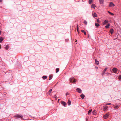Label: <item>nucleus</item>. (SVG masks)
Masks as SVG:
<instances>
[{"mask_svg": "<svg viewBox=\"0 0 121 121\" xmlns=\"http://www.w3.org/2000/svg\"><path fill=\"white\" fill-rule=\"evenodd\" d=\"M14 117H16L17 118H22L23 117L22 115H21L16 114L14 116Z\"/></svg>", "mask_w": 121, "mask_h": 121, "instance_id": "nucleus-1", "label": "nucleus"}, {"mask_svg": "<svg viewBox=\"0 0 121 121\" xmlns=\"http://www.w3.org/2000/svg\"><path fill=\"white\" fill-rule=\"evenodd\" d=\"M73 77L69 79L70 82L71 83L73 81V83H75V82L76 81V80L75 79H74V80L73 81L72 80L73 79Z\"/></svg>", "mask_w": 121, "mask_h": 121, "instance_id": "nucleus-2", "label": "nucleus"}, {"mask_svg": "<svg viewBox=\"0 0 121 121\" xmlns=\"http://www.w3.org/2000/svg\"><path fill=\"white\" fill-rule=\"evenodd\" d=\"M112 71L114 72V73L118 74V73H117L118 69H117L116 68H114L112 69Z\"/></svg>", "mask_w": 121, "mask_h": 121, "instance_id": "nucleus-3", "label": "nucleus"}, {"mask_svg": "<svg viewBox=\"0 0 121 121\" xmlns=\"http://www.w3.org/2000/svg\"><path fill=\"white\" fill-rule=\"evenodd\" d=\"M109 113H107L104 115L103 116V117L104 118L106 119L109 116Z\"/></svg>", "mask_w": 121, "mask_h": 121, "instance_id": "nucleus-4", "label": "nucleus"}, {"mask_svg": "<svg viewBox=\"0 0 121 121\" xmlns=\"http://www.w3.org/2000/svg\"><path fill=\"white\" fill-rule=\"evenodd\" d=\"M115 6L114 4L112 2H110L109 5V7H112L114 6Z\"/></svg>", "mask_w": 121, "mask_h": 121, "instance_id": "nucleus-5", "label": "nucleus"}, {"mask_svg": "<svg viewBox=\"0 0 121 121\" xmlns=\"http://www.w3.org/2000/svg\"><path fill=\"white\" fill-rule=\"evenodd\" d=\"M107 69V68H105L104 70L103 71V72L102 73V75L103 76V75L104 74Z\"/></svg>", "mask_w": 121, "mask_h": 121, "instance_id": "nucleus-6", "label": "nucleus"}, {"mask_svg": "<svg viewBox=\"0 0 121 121\" xmlns=\"http://www.w3.org/2000/svg\"><path fill=\"white\" fill-rule=\"evenodd\" d=\"M109 22V21L107 20H105L103 23V25H104Z\"/></svg>", "mask_w": 121, "mask_h": 121, "instance_id": "nucleus-7", "label": "nucleus"}, {"mask_svg": "<svg viewBox=\"0 0 121 121\" xmlns=\"http://www.w3.org/2000/svg\"><path fill=\"white\" fill-rule=\"evenodd\" d=\"M76 90L77 91V92L79 93H81L82 91L81 89L79 88H77L76 89Z\"/></svg>", "mask_w": 121, "mask_h": 121, "instance_id": "nucleus-8", "label": "nucleus"}, {"mask_svg": "<svg viewBox=\"0 0 121 121\" xmlns=\"http://www.w3.org/2000/svg\"><path fill=\"white\" fill-rule=\"evenodd\" d=\"M61 103L64 106H65L67 105L66 103L63 101H61Z\"/></svg>", "mask_w": 121, "mask_h": 121, "instance_id": "nucleus-9", "label": "nucleus"}, {"mask_svg": "<svg viewBox=\"0 0 121 121\" xmlns=\"http://www.w3.org/2000/svg\"><path fill=\"white\" fill-rule=\"evenodd\" d=\"M103 111H105L107 109L108 106H103Z\"/></svg>", "mask_w": 121, "mask_h": 121, "instance_id": "nucleus-10", "label": "nucleus"}, {"mask_svg": "<svg viewBox=\"0 0 121 121\" xmlns=\"http://www.w3.org/2000/svg\"><path fill=\"white\" fill-rule=\"evenodd\" d=\"M52 91V90L51 89L49 90V91L48 92V95H50L51 94V93Z\"/></svg>", "mask_w": 121, "mask_h": 121, "instance_id": "nucleus-11", "label": "nucleus"}, {"mask_svg": "<svg viewBox=\"0 0 121 121\" xmlns=\"http://www.w3.org/2000/svg\"><path fill=\"white\" fill-rule=\"evenodd\" d=\"M110 32L111 34H112L114 32V30L113 28H111L110 29Z\"/></svg>", "mask_w": 121, "mask_h": 121, "instance_id": "nucleus-12", "label": "nucleus"}, {"mask_svg": "<svg viewBox=\"0 0 121 121\" xmlns=\"http://www.w3.org/2000/svg\"><path fill=\"white\" fill-rule=\"evenodd\" d=\"M93 115H96L97 113V112L96 111H93L92 112Z\"/></svg>", "mask_w": 121, "mask_h": 121, "instance_id": "nucleus-13", "label": "nucleus"}, {"mask_svg": "<svg viewBox=\"0 0 121 121\" xmlns=\"http://www.w3.org/2000/svg\"><path fill=\"white\" fill-rule=\"evenodd\" d=\"M96 7V6L95 4H93L91 6V8L94 9L95 8V7Z\"/></svg>", "mask_w": 121, "mask_h": 121, "instance_id": "nucleus-14", "label": "nucleus"}, {"mask_svg": "<svg viewBox=\"0 0 121 121\" xmlns=\"http://www.w3.org/2000/svg\"><path fill=\"white\" fill-rule=\"evenodd\" d=\"M47 76H43L42 77V78L43 80H45L47 79Z\"/></svg>", "mask_w": 121, "mask_h": 121, "instance_id": "nucleus-15", "label": "nucleus"}, {"mask_svg": "<svg viewBox=\"0 0 121 121\" xmlns=\"http://www.w3.org/2000/svg\"><path fill=\"white\" fill-rule=\"evenodd\" d=\"M95 63L96 64L98 65L99 64V62L97 59H95Z\"/></svg>", "mask_w": 121, "mask_h": 121, "instance_id": "nucleus-16", "label": "nucleus"}, {"mask_svg": "<svg viewBox=\"0 0 121 121\" xmlns=\"http://www.w3.org/2000/svg\"><path fill=\"white\" fill-rule=\"evenodd\" d=\"M68 105H71V101L69 100H68Z\"/></svg>", "mask_w": 121, "mask_h": 121, "instance_id": "nucleus-17", "label": "nucleus"}, {"mask_svg": "<svg viewBox=\"0 0 121 121\" xmlns=\"http://www.w3.org/2000/svg\"><path fill=\"white\" fill-rule=\"evenodd\" d=\"M100 4H101L103 3L104 2V0H99Z\"/></svg>", "mask_w": 121, "mask_h": 121, "instance_id": "nucleus-18", "label": "nucleus"}, {"mask_svg": "<svg viewBox=\"0 0 121 121\" xmlns=\"http://www.w3.org/2000/svg\"><path fill=\"white\" fill-rule=\"evenodd\" d=\"M80 96L81 98H82V99H83L85 97V96L83 94H82L80 95Z\"/></svg>", "mask_w": 121, "mask_h": 121, "instance_id": "nucleus-19", "label": "nucleus"}, {"mask_svg": "<svg viewBox=\"0 0 121 121\" xmlns=\"http://www.w3.org/2000/svg\"><path fill=\"white\" fill-rule=\"evenodd\" d=\"M114 108L115 109H118L119 108V105H117L116 106H114Z\"/></svg>", "mask_w": 121, "mask_h": 121, "instance_id": "nucleus-20", "label": "nucleus"}, {"mask_svg": "<svg viewBox=\"0 0 121 121\" xmlns=\"http://www.w3.org/2000/svg\"><path fill=\"white\" fill-rule=\"evenodd\" d=\"M110 26V25L109 24H108L106 26H105V27L106 28H108Z\"/></svg>", "mask_w": 121, "mask_h": 121, "instance_id": "nucleus-21", "label": "nucleus"}, {"mask_svg": "<svg viewBox=\"0 0 121 121\" xmlns=\"http://www.w3.org/2000/svg\"><path fill=\"white\" fill-rule=\"evenodd\" d=\"M4 48L6 50H7L9 48V47L8 45H6L5 47H4Z\"/></svg>", "mask_w": 121, "mask_h": 121, "instance_id": "nucleus-22", "label": "nucleus"}, {"mask_svg": "<svg viewBox=\"0 0 121 121\" xmlns=\"http://www.w3.org/2000/svg\"><path fill=\"white\" fill-rule=\"evenodd\" d=\"M108 13H109V14L113 16L114 15V14L113 13H111V12H110V11H108Z\"/></svg>", "mask_w": 121, "mask_h": 121, "instance_id": "nucleus-23", "label": "nucleus"}, {"mask_svg": "<svg viewBox=\"0 0 121 121\" xmlns=\"http://www.w3.org/2000/svg\"><path fill=\"white\" fill-rule=\"evenodd\" d=\"M81 32H82L84 33V34L85 35H86V32L85 31L83 30H81Z\"/></svg>", "mask_w": 121, "mask_h": 121, "instance_id": "nucleus-24", "label": "nucleus"}, {"mask_svg": "<svg viewBox=\"0 0 121 121\" xmlns=\"http://www.w3.org/2000/svg\"><path fill=\"white\" fill-rule=\"evenodd\" d=\"M94 17H97V14L96 13H94L93 15Z\"/></svg>", "mask_w": 121, "mask_h": 121, "instance_id": "nucleus-25", "label": "nucleus"}, {"mask_svg": "<svg viewBox=\"0 0 121 121\" xmlns=\"http://www.w3.org/2000/svg\"><path fill=\"white\" fill-rule=\"evenodd\" d=\"M95 26L96 27H99L100 26V25L98 23H95Z\"/></svg>", "mask_w": 121, "mask_h": 121, "instance_id": "nucleus-26", "label": "nucleus"}, {"mask_svg": "<svg viewBox=\"0 0 121 121\" xmlns=\"http://www.w3.org/2000/svg\"><path fill=\"white\" fill-rule=\"evenodd\" d=\"M53 77V75H50L49 76V80H50Z\"/></svg>", "mask_w": 121, "mask_h": 121, "instance_id": "nucleus-27", "label": "nucleus"}, {"mask_svg": "<svg viewBox=\"0 0 121 121\" xmlns=\"http://www.w3.org/2000/svg\"><path fill=\"white\" fill-rule=\"evenodd\" d=\"M3 40V38L2 37L0 38V42L1 43Z\"/></svg>", "mask_w": 121, "mask_h": 121, "instance_id": "nucleus-28", "label": "nucleus"}, {"mask_svg": "<svg viewBox=\"0 0 121 121\" xmlns=\"http://www.w3.org/2000/svg\"><path fill=\"white\" fill-rule=\"evenodd\" d=\"M59 69L58 68H57L56 69V72L57 73V72H58L59 71Z\"/></svg>", "mask_w": 121, "mask_h": 121, "instance_id": "nucleus-29", "label": "nucleus"}, {"mask_svg": "<svg viewBox=\"0 0 121 121\" xmlns=\"http://www.w3.org/2000/svg\"><path fill=\"white\" fill-rule=\"evenodd\" d=\"M92 110L91 109L89 110L88 111V113L89 114V113H90L92 111Z\"/></svg>", "mask_w": 121, "mask_h": 121, "instance_id": "nucleus-30", "label": "nucleus"}, {"mask_svg": "<svg viewBox=\"0 0 121 121\" xmlns=\"http://www.w3.org/2000/svg\"><path fill=\"white\" fill-rule=\"evenodd\" d=\"M84 23L86 25L87 24V22L85 20L84 21Z\"/></svg>", "mask_w": 121, "mask_h": 121, "instance_id": "nucleus-31", "label": "nucleus"}, {"mask_svg": "<svg viewBox=\"0 0 121 121\" xmlns=\"http://www.w3.org/2000/svg\"><path fill=\"white\" fill-rule=\"evenodd\" d=\"M92 1V0H89V4H91Z\"/></svg>", "mask_w": 121, "mask_h": 121, "instance_id": "nucleus-32", "label": "nucleus"}, {"mask_svg": "<svg viewBox=\"0 0 121 121\" xmlns=\"http://www.w3.org/2000/svg\"><path fill=\"white\" fill-rule=\"evenodd\" d=\"M79 29V27H78V24H77V31H78Z\"/></svg>", "mask_w": 121, "mask_h": 121, "instance_id": "nucleus-33", "label": "nucleus"}, {"mask_svg": "<svg viewBox=\"0 0 121 121\" xmlns=\"http://www.w3.org/2000/svg\"><path fill=\"white\" fill-rule=\"evenodd\" d=\"M118 78L120 80L121 79V75H120L119 76Z\"/></svg>", "mask_w": 121, "mask_h": 121, "instance_id": "nucleus-34", "label": "nucleus"}, {"mask_svg": "<svg viewBox=\"0 0 121 121\" xmlns=\"http://www.w3.org/2000/svg\"><path fill=\"white\" fill-rule=\"evenodd\" d=\"M69 93L68 92H67L66 94V95L67 96L69 95Z\"/></svg>", "mask_w": 121, "mask_h": 121, "instance_id": "nucleus-35", "label": "nucleus"}, {"mask_svg": "<svg viewBox=\"0 0 121 121\" xmlns=\"http://www.w3.org/2000/svg\"><path fill=\"white\" fill-rule=\"evenodd\" d=\"M111 104V103H107L106 104V105H109Z\"/></svg>", "mask_w": 121, "mask_h": 121, "instance_id": "nucleus-36", "label": "nucleus"}, {"mask_svg": "<svg viewBox=\"0 0 121 121\" xmlns=\"http://www.w3.org/2000/svg\"><path fill=\"white\" fill-rule=\"evenodd\" d=\"M68 39H66L65 40V41H68Z\"/></svg>", "mask_w": 121, "mask_h": 121, "instance_id": "nucleus-37", "label": "nucleus"}, {"mask_svg": "<svg viewBox=\"0 0 121 121\" xmlns=\"http://www.w3.org/2000/svg\"><path fill=\"white\" fill-rule=\"evenodd\" d=\"M107 74H108H108H111L110 73H108Z\"/></svg>", "mask_w": 121, "mask_h": 121, "instance_id": "nucleus-38", "label": "nucleus"}, {"mask_svg": "<svg viewBox=\"0 0 121 121\" xmlns=\"http://www.w3.org/2000/svg\"><path fill=\"white\" fill-rule=\"evenodd\" d=\"M54 97L55 98H56V94L55 95Z\"/></svg>", "mask_w": 121, "mask_h": 121, "instance_id": "nucleus-39", "label": "nucleus"}, {"mask_svg": "<svg viewBox=\"0 0 121 121\" xmlns=\"http://www.w3.org/2000/svg\"><path fill=\"white\" fill-rule=\"evenodd\" d=\"M95 68L97 69H98V68L97 67H96Z\"/></svg>", "mask_w": 121, "mask_h": 121, "instance_id": "nucleus-40", "label": "nucleus"}, {"mask_svg": "<svg viewBox=\"0 0 121 121\" xmlns=\"http://www.w3.org/2000/svg\"><path fill=\"white\" fill-rule=\"evenodd\" d=\"M2 0H0V2H2Z\"/></svg>", "mask_w": 121, "mask_h": 121, "instance_id": "nucleus-41", "label": "nucleus"}, {"mask_svg": "<svg viewBox=\"0 0 121 121\" xmlns=\"http://www.w3.org/2000/svg\"><path fill=\"white\" fill-rule=\"evenodd\" d=\"M1 31L0 30V35L1 34Z\"/></svg>", "mask_w": 121, "mask_h": 121, "instance_id": "nucleus-42", "label": "nucleus"}, {"mask_svg": "<svg viewBox=\"0 0 121 121\" xmlns=\"http://www.w3.org/2000/svg\"><path fill=\"white\" fill-rule=\"evenodd\" d=\"M78 31V33H79V32L78 30V31Z\"/></svg>", "mask_w": 121, "mask_h": 121, "instance_id": "nucleus-43", "label": "nucleus"}, {"mask_svg": "<svg viewBox=\"0 0 121 121\" xmlns=\"http://www.w3.org/2000/svg\"><path fill=\"white\" fill-rule=\"evenodd\" d=\"M77 41V40H76L75 42H76Z\"/></svg>", "mask_w": 121, "mask_h": 121, "instance_id": "nucleus-44", "label": "nucleus"}, {"mask_svg": "<svg viewBox=\"0 0 121 121\" xmlns=\"http://www.w3.org/2000/svg\"><path fill=\"white\" fill-rule=\"evenodd\" d=\"M56 84L55 85V86H56V84Z\"/></svg>", "mask_w": 121, "mask_h": 121, "instance_id": "nucleus-45", "label": "nucleus"}]
</instances>
